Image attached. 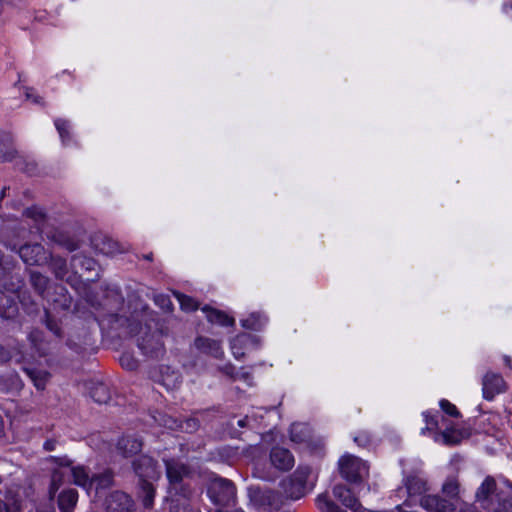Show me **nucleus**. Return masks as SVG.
Listing matches in <instances>:
<instances>
[{
	"mask_svg": "<svg viewBox=\"0 0 512 512\" xmlns=\"http://www.w3.org/2000/svg\"><path fill=\"white\" fill-rule=\"evenodd\" d=\"M339 469L343 478L349 482H359L368 476L369 468L360 458L344 455L339 460Z\"/></svg>",
	"mask_w": 512,
	"mask_h": 512,
	"instance_id": "1",
	"label": "nucleus"
},
{
	"mask_svg": "<svg viewBox=\"0 0 512 512\" xmlns=\"http://www.w3.org/2000/svg\"><path fill=\"white\" fill-rule=\"evenodd\" d=\"M310 475L308 467H298L293 475L281 482L283 493L291 499H299L306 492V482Z\"/></svg>",
	"mask_w": 512,
	"mask_h": 512,
	"instance_id": "2",
	"label": "nucleus"
},
{
	"mask_svg": "<svg viewBox=\"0 0 512 512\" xmlns=\"http://www.w3.org/2000/svg\"><path fill=\"white\" fill-rule=\"evenodd\" d=\"M208 494L216 505L227 506L234 501L236 491L229 480L216 478L211 481Z\"/></svg>",
	"mask_w": 512,
	"mask_h": 512,
	"instance_id": "3",
	"label": "nucleus"
},
{
	"mask_svg": "<svg viewBox=\"0 0 512 512\" xmlns=\"http://www.w3.org/2000/svg\"><path fill=\"white\" fill-rule=\"evenodd\" d=\"M50 461L55 465H59L67 469V474H70L73 478V482L84 488H88L92 485V478L89 476L86 469L82 466H72V462L67 457H51Z\"/></svg>",
	"mask_w": 512,
	"mask_h": 512,
	"instance_id": "4",
	"label": "nucleus"
},
{
	"mask_svg": "<svg viewBox=\"0 0 512 512\" xmlns=\"http://www.w3.org/2000/svg\"><path fill=\"white\" fill-rule=\"evenodd\" d=\"M136 475L141 481H156L160 477V470L156 462L149 456L143 455L133 462Z\"/></svg>",
	"mask_w": 512,
	"mask_h": 512,
	"instance_id": "5",
	"label": "nucleus"
},
{
	"mask_svg": "<svg viewBox=\"0 0 512 512\" xmlns=\"http://www.w3.org/2000/svg\"><path fill=\"white\" fill-rule=\"evenodd\" d=\"M21 259L28 265H42L49 255L40 244L24 245L19 250Z\"/></svg>",
	"mask_w": 512,
	"mask_h": 512,
	"instance_id": "6",
	"label": "nucleus"
},
{
	"mask_svg": "<svg viewBox=\"0 0 512 512\" xmlns=\"http://www.w3.org/2000/svg\"><path fill=\"white\" fill-rule=\"evenodd\" d=\"M107 512H133V500L124 492L115 491L106 499Z\"/></svg>",
	"mask_w": 512,
	"mask_h": 512,
	"instance_id": "7",
	"label": "nucleus"
},
{
	"mask_svg": "<svg viewBox=\"0 0 512 512\" xmlns=\"http://www.w3.org/2000/svg\"><path fill=\"white\" fill-rule=\"evenodd\" d=\"M269 460L271 465L279 471H288L295 464L292 453L283 447H273L270 451Z\"/></svg>",
	"mask_w": 512,
	"mask_h": 512,
	"instance_id": "8",
	"label": "nucleus"
},
{
	"mask_svg": "<svg viewBox=\"0 0 512 512\" xmlns=\"http://www.w3.org/2000/svg\"><path fill=\"white\" fill-rule=\"evenodd\" d=\"M483 396L492 400L495 395L506 390V384L503 378L494 373H487L483 378Z\"/></svg>",
	"mask_w": 512,
	"mask_h": 512,
	"instance_id": "9",
	"label": "nucleus"
},
{
	"mask_svg": "<svg viewBox=\"0 0 512 512\" xmlns=\"http://www.w3.org/2000/svg\"><path fill=\"white\" fill-rule=\"evenodd\" d=\"M421 506L429 512H454L455 506L448 500L437 495H427L421 498Z\"/></svg>",
	"mask_w": 512,
	"mask_h": 512,
	"instance_id": "10",
	"label": "nucleus"
},
{
	"mask_svg": "<svg viewBox=\"0 0 512 512\" xmlns=\"http://www.w3.org/2000/svg\"><path fill=\"white\" fill-rule=\"evenodd\" d=\"M85 385L89 396L96 403L105 404L111 399L110 390L103 382L98 380H89Z\"/></svg>",
	"mask_w": 512,
	"mask_h": 512,
	"instance_id": "11",
	"label": "nucleus"
},
{
	"mask_svg": "<svg viewBox=\"0 0 512 512\" xmlns=\"http://www.w3.org/2000/svg\"><path fill=\"white\" fill-rule=\"evenodd\" d=\"M165 464L167 477L174 488L190 473L188 467L178 461L168 460Z\"/></svg>",
	"mask_w": 512,
	"mask_h": 512,
	"instance_id": "12",
	"label": "nucleus"
},
{
	"mask_svg": "<svg viewBox=\"0 0 512 512\" xmlns=\"http://www.w3.org/2000/svg\"><path fill=\"white\" fill-rule=\"evenodd\" d=\"M24 372L29 376L34 386L38 390H44L46 384L50 378V373L45 369L35 365V364H27L23 366Z\"/></svg>",
	"mask_w": 512,
	"mask_h": 512,
	"instance_id": "13",
	"label": "nucleus"
},
{
	"mask_svg": "<svg viewBox=\"0 0 512 512\" xmlns=\"http://www.w3.org/2000/svg\"><path fill=\"white\" fill-rule=\"evenodd\" d=\"M141 448V440L133 436L122 437L117 443V450L124 457H129L138 453Z\"/></svg>",
	"mask_w": 512,
	"mask_h": 512,
	"instance_id": "14",
	"label": "nucleus"
},
{
	"mask_svg": "<svg viewBox=\"0 0 512 512\" xmlns=\"http://www.w3.org/2000/svg\"><path fill=\"white\" fill-rule=\"evenodd\" d=\"M496 483L492 477H487L476 492V501L481 503L483 508L489 507V497L495 491Z\"/></svg>",
	"mask_w": 512,
	"mask_h": 512,
	"instance_id": "15",
	"label": "nucleus"
},
{
	"mask_svg": "<svg viewBox=\"0 0 512 512\" xmlns=\"http://www.w3.org/2000/svg\"><path fill=\"white\" fill-rule=\"evenodd\" d=\"M268 322V318L260 312L250 313L246 318L241 319L240 323L244 329L259 331L263 329Z\"/></svg>",
	"mask_w": 512,
	"mask_h": 512,
	"instance_id": "16",
	"label": "nucleus"
},
{
	"mask_svg": "<svg viewBox=\"0 0 512 512\" xmlns=\"http://www.w3.org/2000/svg\"><path fill=\"white\" fill-rule=\"evenodd\" d=\"M202 311L205 314L207 320L211 323L221 326H231L234 324V319L224 312L210 308L209 306H204Z\"/></svg>",
	"mask_w": 512,
	"mask_h": 512,
	"instance_id": "17",
	"label": "nucleus"
},
{
	"mask_svg": "<svg viewBox=\"0 0 512 512\" xmlns=\"http://www.w3.org/2000/svg\"><path fill=\"white\" fill-rule=\"evenodd\" d=\"M405 486L409 495H419L427 489L426 481L418 473L407 476Z\"/></svg>",
	"mask_w": 512,
	"mask_h": 512,
	"instance_id": "18",
	"label": "nucleus"
},
{
	"mask_svg": "<svg viewBox=\"0 0 512 512\" xmlns=\"http://www.w3.org/2000/svg\"><path fill=\"white\" fill-rule=\"evenodd\" d=\"M78 494L73 489L64 490L58 497V506L62 512H70L76 505Z\"/></svg>",
	"mask_w": 512,
	"mask_h": 512,
	"instance_id": "19",
	"label": "nucleus"
},
{
	"mask_svg": "<svg viewBox=\"0 0 512 512\" xmlns=\"http://www.w3.org/2000/svg\"><path fill=\"white\" fill-rule=\"evenodd\" d=\"M260 338L247 333L240 334L233 341V349H258Z\"/></svg>",
	"mask_w": 512,
	"mask_h": 512,
	"instance_id": "20",
	"label": "nucleus"
},
{
	"mask_svg": "<svg viewBox=\"0 0 512 512\" xmlns=\"http://www.w3.org/2000/svg\"><path fill=\"white\" fill-rule=\"evenodd\" d=\"M154 481H141L139 484V496L145 508H151L155 497Z\"/></svg>",
	"mask_w": 512,
	"mask_h": 512,
	"instance_id": "21",
	"label": "nucleus"
},
{
	"mask_svg": "<svg viewBox=\"0 0 512 512\" xmlns=\"http://www.w3.org/2000/svg\"><path fill=\"white\" fill-rule=\"evenodd\" d=\"M195 349L202 352H213L221 348L219 341L209 337H197L194 342Z\"/></svg>",
	"mask_w": 512,
	"mask_h": 512,
	"instance_id": "22",
	"label": "nucleus"
},
{
	"mask_svg": "<svg viewBox=\"0 0 512 512\" xmlns=\"http://www.w3.org/2000/svg\"><path fill=\"white\" fill-rule=\"evenodd\" d=\"M57 468L53 471L52 477H51V485L49 489V496L51 499L54 498L55 493L60 488V486L63 484L64 476L67 474V469L63 468L59 465H56Z\"/></svg>",
	"mask_w": 512,
	"mask_h": 512,
	"instance_id": "23",
	"label": "nucleus"
},
{
	"mask_svg": "<svg viewBox=\"0 0 512 512\" xmlns=\"http://www.w3.org/2000/svg\"><path fill=\"white\" fill-rule=\"evenodd\" d=\"M0 512H21V504L17 494L9 491L6 495L5 503L0 499Z\"/></svg>",
	"mask_w": 512,
	"mask_h": 512,
	"instance_id": "24",
	"label": "nucleus"
},
{
	"mask_svg": "<svg viewBox=\"0 0 512 512\" xmlns=\"http://www.w3.org/2000/svg\"><path fill=\"white\" fill-rule=\"evenodd\" d=\"M309 438L308 427L304 424H293L290 428V439L295 443L306 442Z\"/></svg>",
	"mask_w": 512,
	"mask_h": 512,
	"instance_id": "25",
	"label": "nucleus"
},
{
	"mask_svg": "<svg viewBox=\"0 0 512 512\" xmlns=\"http://www.w3.org/2000/svg\"><path fill=\"white\" fill-rule=\"evenodd\" d=\"M15 156V150L8 137L0 135V161H10Z\"/></svg>",
	"mask_w": 512,
	"mask_h": 512,
	"instance_id": "26",
	"label": "nucleus"
},
{
	"mask_svg": "<svg viewBox=\"0 0 512 512\" xmlns=\"http://www.w3.org/2000/svg\"><path fill=\"white\" fill-rule=\"evenodd\" d=\"M175 296L182 310L191 312L198 309V303L193 298L181 293H176Z\"/></svg>",
	"mask_w": 512,
	"mask_h": 512,
	"instance_id": "27",
	"label": "nucleus"
},
{
	"mask_svg": "<svg viewBox=\"0 0 512 512\" xmlns=\"http://www.w3.org/2000/svg\"><path fill=\"white\" fill-rule=\"evenodd\" d=\"M54 123H55V127L60 135L62 142L64 144H66L68 142V140L70 139V134H69L70 124H69V122L64 119H56Z\"/></svg>",
	"mask_w": 512,
	"mask_h": 512,
	"instance_id": "28",
	"label": "nucleus"
},
{
	"mask_svg": "<svg viewBox=\"0 0 512 512\" xmlns=\"http://www.w3.org/2000/svg\"><path fill=\"white\" fill-rule=\"evenodd\" d=\"M118 362L126 370H135L139 365L134 354H119Z\"/></svg>",
	"mask_w": 512,
	"mask_h": 512,
	"instance_id": "29",
	"label": "nucleus"
},
{
	"mask_svg": "<svg viewBox=\"0 0 512 512\" xmlns=\"http://www.w3.org/2000/svg\"><path fill=\"white\" fill-rule=\"evenodd\" d=\"M317 501L319 509L324 512H346L331 500H329L326 496H319Z\"/></svg>",
	"mask_w": 512,
	"mask_h": 512,
	"instance_id": "30",
	"label": "nucleus"
},
{
	"mask_svg": "<svg viewBox=\"0 0 512 512\" xmlns=\"http://www.w3.org/2000/svg\"><path fill=\"white\" fill-rule=\"evenodd\" d=\"M442 491L449 497H457L459 492V483L455 478H448L443 484Z\"/></svg>",
	"mask_w": 512,
	"mask_h": 512,
	"instance_id": "31",
	"label": "nucleus"
},
{
	"mask_svg": "<svg viewBox=\"0 0 512 512\" xmlns=\"http://www.w3.org/2000/svg\"><path fill=\"white\" fill-rule=\"evenodd\" d=\"M342 503L344 506H346L347 508H349L353 511H358L359 508L361 507L358 499L352 495V493L349 489L347 490V494L344 497Z\"/></svg>",
	"mask_w": 512,
	"mask_h": 512,
	"instance_id": "32",
	"label": "nucleus"
},
{
	"mask_svg": "<svg viewBox=\"0 0 512 512\" xmlns=\"http://www.w3.org/2000/svg\"><path fill=\"white\" fill-rule=\"evenodd\" d=\"M439 404H440L441 409L449 416H451V417H459L460 416V412L458 411L456 406L454 404H452L451 402H449L448 400L442 399Z\"/></svg>",
	"mask_w": 512,
	"mask_h": 512,
	"instance_id": "33",
	"label": "nucleus"
},
{
	"mask_svg": "<svg viewBox=\"0 0 512 512\" xmlns=\"http://www.w3.org/2000/svg\"><path fill=\"white\" fill-rule=\"evenodd\" d=\"M112 481V476L110 473H105L103 475L92 477V483L96 482L98 486L105 487L110 485Z\"/></svg>",
	"mask_w": 512,
	"mask_h": 512,
	"instance_id": "34",
	"label": "nucleus"
},
{
	"mask_svg": "<svg viewBox=\"0 0 512 512\" xmlns=\"http://www.w3.org/2000/svg\"><path fill=\"white\" fill-rule=\"evenodd\" d=\"M179 376L177 373L172 372L171 375L163 377V384L167 387H175L178 383Z\"/></svg>",
	"mask_w": 512,
	"mask_h": 512,
	"instance_id": "35",
	"label": "nucleus"
},
{
	"mask_svg": "<svg viewBox=\"0 0 512 512\" xmlns=\"http://www.w3.org/2000/svg\"><path fill=\"white\" fill-rule=\"evenodd\" d=\"M347 490L348 489L343 485H336L333 488V495L335 496V498H337L338 500H340L342 502L344 497L347 494Z\"/></svg>",
	"mask_w": 512,
	"mask_h": 512,
	"instance_id": "36",
	"label": "nucleus"
},
{
	"mask_svg": "<svg viewBox=\"0 0 512 512\" xmlns=\"http://www.w3.org/2000/svg\"><path fill=\"white\" fill-rule=\"evenodd\" d=\"M31 277L33 284L39 289H43L46 286L47 279L44 276L33 273Z\"/></svg>",
	"mask_w": 512,
	"mask_h": 512,
	"instance_id": "37",
	"label": "nucleus"
},
{
	"mask_svg": "<svg viewBox=\"0 0 512 512\" xmlns=\"http://www.w3.org/2000/svg\"><path fill=\"white\" fill-rule=\"evenodd\" d=\"M26 214L28 217L34 218L36 221H39L44 218L43 212L37 208L27 209Z\"/></svg>",
	"mask_w": 512,
	"mask_h": 512,
	"instance_id": "38",
	"label": "nucleus"
},
{
	"mask_svg": "<svg viewBox=\"0 0 512 512\" xmlns=\"http://www.w3.org/2000/svg\"><path fill=\"white\" fill-rule=\"evenodd\" d=\"M26 97L28 100H30L31 102L35 103V104H41L42 103V97L39 96L35 91L33 90H28L26 92Z\"/></svg>",
	"mask_w": 512,
	"mask_h": 512,
	"instance_id": "39",
	"label": "nucleus"
},
{
	"mask_svg": "<svg viewBox=\"0 0 512 512\" xmlns=\"http://www.w3.org/2000/svg\"><path fill=\"white\" fill-rule=\"evenodd\" d=\"M185 430L188 431V432H192L194 430H196L199 426L198 424V421L195 420V419H188L186 422H185Z\"/></svg>",
	"mask_w": 512,
	"mask_h": 512,
	"instance_id": "40",
	"label": "nucleus"
},
{
	"mask_svg": "<svg viewBox=\"0 0 512 512\" xmlns=\"http://www.w3.org/2000/svg\"><path fill=\"white\" fill-rule=\"evenodd\" d=\"M504 12L510 18H512V2L506 3L503 7Z\"/></svg>",
	"mask_w": 512,
	"mask_h": 512,
	"instance_id": "41",
	"label": "nucleus"
},
{
	"mask_svg": "<svg viewBox=\"0 0 512 512\" xmlns=\"http://www.w3.org/2000/svg\"><path fill=\"white\" fill-rule=\"evenodd\" d=\"M47 327L53 331L56 335H59V331H58V328L56 326V324H54L51 320H47Z\"/></svg>",
	"mask_w": 512,
	"mask_h": 512,
	"instance_id": "42",
	"label": "nucleus"
},
{
	"mask_svg": "<svg viewBox=\"0 0 512 512\" xmlns=\"http://www.w3.org/2000/svg\"><path fill=\"white\" fill-rule=\"evenodd\" d=\"M174 423L175 421H173L172 419H163L162 421V424L170 429H173L174 428Z\"/></svg>",
	"mask_w": 512,
	"mask_h": 512,
	"instance_id": "43",
	"label": "nucleus"
},
{
	"mask_svg": "<svg viewBox=\"0 0 512 512\" xmlns=\"http://www.w3.org/2000/svg\"><path fill=\"white\" fill-rule=\"evenodd\" d=\"M156 301H157V302H158V301H161V302H160V304H161L163 307H167V308H169V306H170V301H169L167 298H165V297H159Z\"/></svg>",
	"mask_w": 512,
	"mask_h": 512,
	"instance_id": "44",
	"label": "nucleus"
},
{
	"mask_svg": "<svg viewBox=\"0 0 512 512\" xmlns=\"http://www.w3.org/2000/svg\"><path fill=\"white\" fill-rule=\"evenodd\" d=\"M54 446H55V442H53V441H47V442H45V444H44V448H45L47 451L53 450V449H54Z\"/></svg>",
	"mask_w": 512,
	"mask_h": 512,
	"instance_id": "45",
	"label": "nucleus"
},
{
	"mask_svg": "<svg viewBox=\"0 0 512 512\" xmlns=\"http://www.w3.org/2000/svg\"><path fill=\"white\" fill-rule=\"evenodd\" d=\"M246 422H247V418H244V419H240L237 421V424L239 427H245L246 426Z\"/></svg>",
	"mask_w": 512,
	"mask_h": 512,
	"instance_id": "46",
	"label": "nucleus"
},
{
	"mask_svg": "<svg viewBox=\"0 0 512 512\" xmlns=\"http://www.w3.org/2000/svg\"><path fill=\"white\" fill-rule=\"evenodd\" d=\"M56 263H57V266L59 267V269H62L65 267V261H63L61 259L57 260Z\"/></svg>",
	"mask_w": 512,
	"mask_h": 512,
	"instance_id": "47",
	"label": "nucleus"
},
{
	"mask_svg": "<svg viewBox=\"0 0 512 512\" xmlns=\"http://www.w3.org/2000/svg\"><path fill=\"white\" fill-rule=\"evenodd\" d=\"M87 269H91L92 265H94V262L92 260H86L85 263Z\"/></svg>",
	"mask_w": 512,
	"mask_h": 512,
	"instance_id": "48",
	"label": "nucleus"
},
{
	"mask_svg": "<svg viewBox=\"0 0 512 512\" xmlns=\"http://www.w3.org/2000/svg\"><path fill=\"white\" fill-rule=\"evenodd\" d=\"M226 373L228 375H230L231 377H234V368H232V367L226 368Z\"/></svg>",
	"mask_w": 512,
	"mask_h": 512,
	"instance_id": "49",
	"label": "nucleus"
},
{
	"mask_svg": "<svg viewBox=\"0 0 512 512\" xmlns=\"http://www.w3.org/2000/svg\"><path fill=\"white\" fill-rule=\"evenodd\" d=\"M171 512H179V509L177 507H173L171 509ZM183 512H189L187 511V507L183 504Z\"/></svg>",
	"mask_w": 512,
	"mask_h": 512,
	"instance_id": "50",
	"label": "nucleus"
},
{
	"mask_svg": "<svg viewBox=\"0 0 512 512\" xmlns=\"http://www.w3.org/2000/svg\"><path fill=\"white\" fill-rule=\"evenodd\" d=\"M504 360H505L506 365H508L509 367H512L510 364V358L508 356H505Z\"/></svg>",
	"mask_w": 512,
	"mask_h": 512,
	"instance_id": "51",
	"label": "nucleus"
},
{
	"mask_svg": "<svg viewBox=\"0 0 512 512\" xmlns=\"http://www.w3.org/2000/svg\"><path fill=\"white\" fill-rule=\"evenodd\" d=\"M6 361H7V359H4V358L0 357V364L4 363Z\"/></svg>",
	"mask_w": 512,
	"mask_h": 512,
	"instance_id": "52",
	"label": "nucleus"
},
{
	"mask_svg": "<svg viewBox=\"0 0 512 512\" xmlns=\"http://www.w3.org/2000/svg\"><path fill=\"white\" fill-rule=\"evenodd\" d=\"M35 18H36V20H39V21L42 20V17H40V16H36Z\"/></svg>",
	"mask_w": 512,
	"mask_h": 512,
	"instance_id": "53",
	"label": "nucleus"
}]
</instances>
